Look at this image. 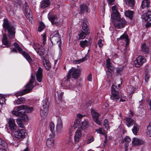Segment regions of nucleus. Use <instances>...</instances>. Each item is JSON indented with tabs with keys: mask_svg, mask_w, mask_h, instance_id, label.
Listing matches in <instances>:
<instances>
[{
	"mask_svg": "<svg viewBox=\"0 0 151 151\" xmlns=\"http://www.w3.org/2000/svg\"><path fill=\"white\" fill-rule=\"evenodd\" d=\"M3 44L5 46L4 47H8L11 45V41L8 40L5 34H3V38L2 40Z\"/></svg>",
	"mask_w": 151,
	"mask_h": 151,
	"instance_id": "2eb2a0df",
	"label": "nucleus"
},
{
	"mask_svg": "<svg viewBox=\"0 0 151 151\" xmlns=\"http://www.w3.org/2000/svg\"><path fill=\"white\" fill-rule=\"evenodd\" d=\"M76 78V68L73 67L68 71L67 77L63 79V83L65 85H67L69 80L71 78Z\"/></svg>",
	"mask_w": 151,
	"mask_h": 151,
	"instance_id": "423d86ee",
	"label": "nucleus"
},
{
	"mask_svg": "<svg viewBox=\"0 0 151 151\" xmlns=\"http://www.w3.org/2000/svg\"><path fill=\"white\" fill-rule=\"evenodd\" d=\"M22 107L21 105L15 107L12 112L13 115L21 117L23 119L26 120L27 119V116L26 114L23 113Z\"/></svg>",
	"mask_w": 151,
	"mask_h": 151,
	"instance_id": "20e7f679",
	"label": "nucleus"
},
{
	"mask_svg": "<svg viewBox=\"0 0 151 151\" xmlns=\"http://www.w3.org/2000/svg\"><path fill=\"white\" fill-rule=\"evenodd\" d=\"M88 122L87 119H84V120L81 123V124L80 126L81 129L80 127H78V129L76 131V132H81L82 131V130L84 129L85 128L86 126L88 124Z\"/></svg>",
	"mask_w": 151,
	"mask_h": 151,
	"instance_id": "b1692460",
	"label": "nucleus"
},
{
	"mask_svg": "<svg viewBox=\"0 0 151 151\" xmlns=\"http://www.w3.org/2000/svg\"><path fill=\"white\" fill-rule=\"evenodd\" d=\"M43 36V42L42 43L43 45H44L46 41V36L45 35H42Z\"/></svg>",
	"mask_w": 151,
	"mask_h": 151,
	"instance_id": "69168bd1",
	"label": "nucleus"
},
{
	"mask_svg": "<svg viewBox=\"0 0 151 151\" xmlns=\"http://www.w3.org/2000/svg\"><path fill=\"white\" fill-rule=\"evenodd\" d=\"M63 128V123L61 119L58 118V119L57 124L56 126V129L57 131H61Z\"/></svg>",
	"mask_w": 151,
	"mask_h": 151,
	"instance_id": "6ab92c4d",
	"label": "nucleus"
},
{
	"mask_svg": "<svg viewBox=\"0 0 151 151\" xmlns=\"http://www.w3.org/2000/svg\"><path fill=\"white\" fill-rule=\"evenodd\" d=\"M87 80L88 81H91L92 79V75L91 73L89 74L87 77Z\"/></svg>",
	"mask_w": 151,
	"mask_h": 151,
	"instance_id": "052dcab7",
	"label": "nucleus"
},
{
	"mask_svg": "<svg viewBox=\"0 0 151 151\" xmlns=\"http://www.w3.org/2000/svg\"><path fill=\"white\" fill-rule=\"evenodd\" d=\"M128 39V35L124 34L121 35L119 38H118L117 40L119 41L120 39H125V41H127Z\"/></svg>",
	"mask_w": 151,
	"mask_h": 151,
	"instance_id": "79ce46f5",
	"label": "nucleus"
},
{
	"mask_svg": "<svg viewBox=\"0 0 151 151\" xmlns=\"http://www.w3.org/2000/svg\"><path fill=\"white\" fill-rule=\"evenodd\" d=\"M101 133L102 135H104V136H105L106 140L104 142V146H105L106 145V138H107V135H106L105 134L106 133L102 132V133Z\"/></svg>",
	"mask_w": 151,
	"mask_h": 151,
	"instance_id": "680f3d73",
	"label": "nucleus"
},
{
	"mask_svg": "<svg viewBox=\"0 0 151 151\" xmlns=\"http://www.w3.org/2000/svg\"><path fill=\"white\" fill-rule=\"evenodd\" d=\"M35 79V76L32 74L31 75V79L29 82L25 86L26 88L21 92L17 93L15 94L16 96H22L29 92L33 89L34 86L33 85Z\"/></svg>",
	"mask_w": 151,
	"mask_h": 151,
	"instance_id": "7ed1b4c3",
	"label": "nucleus"
},
{
	"mask_svg": "<svg viewBox=\"0 0 151 151\" xmlns=\"http://www.w3.org/2000/svg\"><path fill=\"white\" fill-rule=\"evenodd\" d=\"M43 65L45 68L47 70H49L51 68V66L49 61L47 60H45L43 61Z\"/></svg>",
	"mask_w": 151,
	"mask_h": 151,
	"instance_id": "c9c22d12",
	"label": "nucleus"
},
{
	"mask_svg": "<svg viewBox=\"0 0 151 151\" xmlns=\"http://www.w3.org/2000/svg\"><path fill=\"white\" fill-rule=\"evenodd\" d=\"M146 60L144 56L142 55L138 56L134 62V65L135 67L139 68L145 63Z\"/></svg>",
	"mask_w": 151,
	"mask_h": 151,
	"instance_id": "9d476101",
	"label": "nucleus"
},
{
	"mask_svg": "<svg viewBox=\"0 0 151 151\" xmlns=\"http://www.w3.org/2000/svg\"><path fill=\"white\" fill-rule=\"evenodd\" d=\"M131 141V139L128 136H126L123 140V142L130 143Z\"/></svg>",
	"mask_w": 151,
	"mask_h": 151,
	"instance_id": "3c124183",
	"label": "nucleus"
},
{
	"mask_svg": "<svg viewBox=\"0 0 151 151\" xmlns=\"http://www.w3.org/2000/svg\"><path fill=\"white\" fill-rule=\"evenodd\" d=\"M124 68V66L121 67L117 68L116 69V72H117L118 73H120L123 70Z\"/></svg>",
	"mask_w": 151,
	"mask_h": 151,
	"instance_id": "6e6d98bb",
	"label": "nucleus"
},
{
	"mask_svg": "<svg viewBox=\"0 0 151 151\" xmlns=\"http://www.w3.org/2000/svg\"><path fill=\"white\" fill-rule=\"evenodd\" d=\"M9 124V128L10 130L13 131L17 128V125L15 123V120L12 118H9L7 120Z\"/></svg>",
	"mask_w": 151,
	"mask_h": 151,
	"instance_id": "ddd939ff",
	"label": "nucleus"
},
{
	"mask_svg": "<svg viewBox=\"0 0 151 151\" xmlns=\"http://www.w3.org/2000/svg\"><path fill=\"white\" fill-rule=\"evenodd\" d=\"M94 140V138L93 136H90L88 137L86 143L88 144L92 142Z\"/></svg>",
	"mask_w": 151,
	"mask_h": 151,
	"instance_id": "37998d69",
	"label": "nucleus"
},
{
	"mask_svg": "<svg viewBox=\"0 0 151 151\" xmlns=\"http://www.w3.org/2000/svg\"><path fill=\"white\" fill-rule=\"evenodd\" d=\"M103 129L101 128H99L98 129H96V131L97 132H103Z\"/></svg>",
	"mask_w": 151,
	"mask_h": 151,
	"instance_id": "338daca9",
	"label": "nucleus"
},
{
	"mask_svg": "<svg viewBox=\"0 0 151 151\" xmlns=\"http://www.w3.org/2000/svg\"><path fill=\"white\" fill-rule=\"evenodd\" d=\"M3 26L5 32H7L8 37L10 39L14 38L16 32L15 28L6 19L4 20Z\"/></svg>",
	"mask_w": 151,
	"mask_h": 151,
	"instance_id": "f03ea898",
	"label": "nucleus"
},
{
	"mask_svg": "<svg viewBox=\"0 0 151 151\" xmlns=\"http://www.w3.org/2000/svg\"><path fill=\"white\" fill-rule=\"evenodd\" d=\"M81 74V70L80 69H76V78H78Z\"/></svg>",
	"mask_w": 151,
	"mask_h": 151,
	"instance_id": "4d7b16f0",
	"label": "nucleus"
},
{
	"mask_svg": "<svg viewBox=\"0 0 151 151\" xmlns=\"http://www.w3.org/2000/svg\"><path fill=\"white\" fill-rule=\"evenodd\" d=\"M142 18L147 22L151 21V11H148L142 15Z\"/></svg>",
	"mask_w": 151,
	"mask_h": 151,
	"instance_id": "a211bd4d",
	"label": "nucleus"
},
{
	"mask_svg": "<svg viewBox=\"0 0 151 151\" xmlns=\"http://www.w3.org/2000/svg\"><path fill=\"white\" fill-rule=\"evenodd\" d=\"M22 119V117H20V118L17 119L16 120V122L19 126L22 128V129H19L18 132H24L25 131V129H24V127L22 122L27 120L28 118L26 120H24Z\"/></svg>",
	"mask_w": 151,
	"mask_h": 151,
	"instance_id": "4468645a",
	"label": "nucleus"
},
{
	"mask_svg": "<svg viewBox=\"0 0 151 151\" xmlns=\"http://www.w3.org/2000/svg\"><path fill=\"white\" fill-rule=\"evenodd\" d=\"M124 14L126 17H129L130 19H132L133 16V12L131 11H126Z\"/></svg>",
	"mask_w": 151,
	"mask_h": 151,
	"instance_id": "2f4dec72",
	"label": "nucleus"
},
{
	"mask_svg": "<svg viewBox=\"0 0 151 151\" xmlns=\"http://www.w3.org/2000/svg\"><path fill=\"white\" fill-rule=\"evenodd\" d=\"M50 137L49 138L47 141V145L49 147H52L54 145V140L53 138L55 136V133H49V134Z\"/></svg>",
	"mask_w": 151,
	"mask_h": 151,
	"instance_id": "f8f14e48",
	"label": "nucleus"
},
{
	"mask_svg": "<svg viewBox=\"0 0 151 151\" xmlns=\"http://www.w3.org/2000/svg\"><path fill=\"white\" fill-rule=\"evenodd\" d=\"M116 87L113 85L111 86V94L110 96V99L111 100L115 102H116L119 100L120 96H119V92L116 90Z\"/></svg>",
	"mask_w": 151,
	"mask_h": 151,
	"instance_id": "0eeeda50",
	"label": "nucleus"
},
{
	"mask_svg": "<svg viewBox=\"0 0 151 151\" xmlns=\"http://www.w3.org/2000/svg\"><path fill=\"white\" fill-rule=\"evenodd\" d=\"M25 9L24 10V14L27 19H29L31 17V13L30 9L27 6V2H25Z\"/></svg>",
	"mask_w": 151,
	"mask_h": 151,
	"instance_id": "4be33fe9",
	"label": "nucleus"
},
{
	"mask_svg": "<svg viewBox=\"0 0 151 151\" xmlns=\"http://www.w3.org/2000/svg\"><path fill=\"white\" fill-rule=\"evenodd\" d=\"M48 17L49 20L51 21L52 24H56L57 25L58 24V16L56 15H48Z\"/></svg>",
	"mask_w": 151,
	"mask_h": 151,
	"instance_id": "dca6fc26",
	"label": "nucleus"
},
{
	"mask_svg": "<svg viewBox=\"0 0 151 151\" xmlns=\"http://www.w3.org/2000/svg\"><path fill=\"white\" fill-rule=\"evenodd\" d=\"M50 40L52 44L57 43L60 40V36L57 31L53 33L50 36Z\"/></svg>",
	"mask_w": 151,
	"mask_h": 151,
	"instance_id": "1a4fd4ad",
	"label": "nucleus"
},
{
	"mask_svg": "<svg viewBox=\"0 0 151 151\" xmlns=\"http://www.w3.org/2000/svg\"><path fill=\"white\" fill-rule=\"evenodd\" d=\"M42 102V107L41 109L40 114L42 117H44L48 113L50 103L47 99L43 100Z\"/></svg>",
	"mask_w": 151,
	"mask_h": 151,
	"instance_id": "39448f33",
	"label": "nucleus"
},
{
	"mask_svg": "<svg viewBox=\"0 0 151 151\" xmlns=\"http://www.w3.org/2000/svg\"><path fill=\"white\" fill-rule=\"evenodd\" d=\"M147 131L148 132H151V121L147 127Z\"/></svg>",
	"mask_w": 151,
	"mask_h": 151,
	"instance_id": "13d9d810",
	"label": "nucleus"
},
{
	"mask_svg": "<svg viewBox=\"0 0 151 151\" xmlns=\"http://www.w3.org/2000/svg\"><path fill=\"white\" fill-rule=\"evenodd\" d=\"M25 133H14V137L19 139H23L25 137Z\"/></svg>",
	"mask_w": 151,
	"mask_h": 151,
	"instance_id": "a878e982",
	"label": "nucleus"
},
{
	"mask_svg": "<svg viewBox=\"0 0 151 151\" xmlns=\"http://www.w3.org/2000/svg\"><path fill=\"white\" fill-rule=\"evenodd\" d=\"M81 135V133H76V142L79 141Z\"/></svg>",
	"mask_w": 151,
	"mask_h": 151,
	"instance_id": "8fccbe9b",
	"label": "nucleus"
},
{
	"mask_svg": "<svg viewBox=\"0 0 151 151\" xmlns=\"http://www.w3.org/2000/svg\"><path fill=\"white\" fill-rule=\"evenodd\" d=\"M104 125L107 131H109L110 128V127L109 124L108 120L107 119H106L104 120Z\"/></svg>",
	"mask_w": 151,
	"mask_h": 151,
	"instance_id": "a19ab883",
	"label": "nucleus"
},
{
	"mask_svg": "<svg viewBox=\"0 0 151 151\" xmlns=\"http://www.w3.org/2000/svg\"><path fill=\"white\" fill-rule=\"evenodd\" d=\"M150 4L149 0H143L142 1L141 8L142 9L145 7L148 8L150 6Z\"/></svg>",
	"mask_w": 151,
	"mask_h": 151,
	"instance_id": "bb28decb",
	"label": "nucleus"
},
{
	"mask_svg": "<svg viewBox=\"0 0 151 151\" xmlns=\"http://www.w3.org/2000/svg\"><path fill=\"white\" fill-rule=\"evenodd\" d=\"M139 127L136 124H134L132 130L133 132H137L139 131Z\"/></svg>",
	"mask_w": 151,
	"mask_h": 151,
	"instance_id": "49530a36",
	"label": "nucleus"
},
{
	"mask_svg": "<svg viewBox=\"0 0 151 151\" xmlns=\"http://www.w3.org/2000/svg\"><path fill=\"white\" fill-rule=\"evenodd\" d=\"M85 116V115H83L81 114H78L77 115V119H76V128L78 127L77 126H79L81 121V119L82 117Z\"/></svg>",
	"mask_w": 151,
	"mask_h": 151,
	"instance_id": "c85d7f7f",
	"label": "nucleus"
},
{
	"mask_svg": "<svg viewBox=\"0 0 151 151\" xmlns=\"http://www.w3.org/2000/svg\"><path fill=\"white\" fill-rule=\"evenodd\" d=\"M81 26L83 30L86 32H87L88 31L89 27L87 24L85 20L81 24Z\"/></svg>",
	"mask_w": 151,
	"mask_h": 151,
	"instance_id": "72a5a7b5",
	"label": "nucleus"
},
{
	"mask_svg": "<svg viewBox=\"0 0 151 151\" xmlns=\"http://www.w3.org/2000/svg\"><path fill=\"white\" fill-rule=\"evenodd\" d=\"M5 101V98L2 96L0 95V104L4 103Z\"/></svg>",
	"mask_w": 151,
	"mask_h": 151,
	"instance_id": "5fc2aeb1",
	"label": "nucleus"
},
{
	"mask_svg": "<svg viewBox=\"0 0 151 151\" xmlns=\"http://www.w3.org/2000/svg\"><path fill=\"white\" fill-rule=\"evenodd\" d=\"M126 4L130 7L133 6L134 4V0H123Z\"/></svg>",
	"mask_w": 151,
	"mask_h": 151,
	"instance_id": "4c0bfd02",
	"label": "nucleus"
},
{
	"mask_svg": "<svg viewBox=\"0 0 151 151\" xmlns=\"http://www.w3.org/2000/svg\"><path fill=\"white\" fill-rule=\"evenodd\" d=\"M22 110L23 113L25 114L26 112L27 113H30L31 112L34 110V108L33 107H31L27 106L22 105Z\"/></svg>",
	"mask_w": 151,
	"mask_h": 151,
	"instance_id": "aec40b11",
	"label": "nucleus"
},
{
	"mask_svg": "<svg viewBox=\"0 0 151 151\" xmlns=\"http://www.w3.org/2000/svg\"><path fill=\"white\" fill-rule=\"evenodd\" d=\"M149 78V75L148 73H146L145 75V80L146 82H147Z\"/></svg>",
	"mask_w": 151,
	"mask_h": 151,
	"instance_id": "e2e57ef3",
	"label": "nucleus"
},
{
	"mask_svg": "<svg viewBox=\"0 0 151 151\" xmlns=\"http://www.w3.org/2000/svg\"><path fill=\"white\" fill-rule=\"evenodd\" d=\"M7 144L5 142L0 138V151L2 149H5L7 147Z\"/></svg>",
	"mask_w": 151,
	"mask_h": 151,
	"instance_id": "f704fd0d",
	"label": "nucleus"
},
{
	"mask_svg": "<svg viewBox=\"0 0 151 151\" xmlns=\"http://www.w3.org/2000/svg\"><path fill=\"white\" fill-rule=\"evenodd\" d=\"M119 99L120 102H124L127 101L128 100V99L126 96H121Z\"/></svg>",
	"mask_w": 151,
	"mask_h": 151,
	"instance_id": "de8ad7c7",
	"label": "nucleus"
},
{
	"mask_svg": "<svg viewBox=\"0 0 151 151\" xmlns=\"http://www.w3.org/2000/svg\"><path fill=\"white\" fill-rule=\"evenodd\" d=\"M103 42L104 41H103L101 39H100L98 40V44L100 47L101 48L103 46Z\"/></svg>",
	"mask_w": 151,
	"mask_h": 151,
	"instance_id": "603ef678",
	"label": "nucleus"
},
{
	"mask_svg": "<svg viewBox=\"0 0 151 151\" xmlns=\"http://www.w3.org/2000/svg\"><path fill=\"white\" fill-rule=\"evenodd\" d=\"M111 64L110 62V60L109 58H108L107 60L106 65V66L108 68V70L111 69ZM108 72H109L110 73H111V72L110 71L108 70Z\"/></svg>",
	"mask_w": 151,
	"mask_h": 151,
	"instance_id": "ea45409f",
	"label": "nucleus"
},
{
	"mask_svg": "<svg viewBox=\"0 0 151 151\" xmlns=\"http://www.w3.org/2000/svg\"><path fill=\"white\" fill-rule=\"evenodd\" d=\"M42 69L40 67H39L36 74V77L38 82H41L42 78Z\"/></svg>",
	"mask_w": 151,
	"mask_h": 151,
	"instance_id": "f3484780",
	"label": "nucleus"
},
{
	"mask_svg": "<svg viewBox=\"0 0 151 151\" xmlns=\"http://www.w3.org/2000/svg\"><path fill=\"white\" fill-rule=\"evenodd\" d=\"M88 42L86 40H82L80 41V46L83 48L87 46L88 45Z\"/></svg>",
	"mask_w": 151,
	"mask_h": 151,
	"instance_id": "58836bf2",
	"label": "nucleus"
},
{
	"mask_svg": "<svg viewBox=\"0 0 151 151\" xmlns=\"http://www.w3.org/2000/svg\"><path fill=\"white\" fill-rule=\"evenodd\" d=\"M50 4V0H43L41 2V7L44 9L49 6Z\"/></svg>",
	"mask_w": 151,
	"mask_h": 151,
	"instance_id": "393cba45",
	"label": "nucleus"
},
{
	"mask_svg": "<svg viewBox=\"0 0 151 151\" xmlns=\"http://www.w3.org/2000/svg\"><path fill=\"white\" fill-rule=\"evenodd\" d=\"M114 0H108V3L111 5H112L114 4Z\"/></svg>",
	"mask_w": 151,
	"mask_h": 151,
	"instance_id": "0e129e2a",
	"label": "nucleus"
},
{
	"mask_svg": "<svg viewBox=\"0 0 151 151\" xmlns=\"http://www.w3.org/2000/svg\"><path fill=\"white\" fill-rule=\"evenodd\" d=\"M13 45L16 49L19 52L22 54L29 62L32 61V59L29 55L27 53L23 51L22 48L20 47L19 46L17 43H14Z\"/></svg>",
	"mask_w": 151,
	"mask_h": 151,
	"instance_id": "6e6552de",
	"label": "nucleus"
},
{
	"mask_svg": "<svg viewBox=\"0 0 151 151\" xmlns=\"http://www.w3.org/2000/svg\"><path fill=\"white\" fill-rule=\"evenodd\" d=\"M148 104L149 105V106L150 107V109H151V100H150L148 101Z\"/></svg>",
	"mask_w": 151,
	"mask_h": 151,
	"instance_id": "774afa93",
	"label": "nucleus"
},
{
	"mask_svg": "<svg viewBox=\"0 0 151 151\" xmlns=\"http://www.w3.org/2000/svg\"><path fill=\"white\" fill-rule=\"evenodd\" d=\"M143 143L144 142L142 139L137 138H134L132 142V145L133 146L139 145L143 144Z\"/></svg>",
	"mask_w": 151,
	"mask_h": 151,
	"instance_id": "5701e85b",
	"label": "nucleus"
},
{
	"mask_svg": "<svg viewBox=\"0 0 151 151\" xmlns=\"http://www.w3.org/2000/svg\"><path fill=\"white\" fill-rule=\"evenodd\" d=\"M124 147L125 151H127L128 147L129 145V142H124Z\"/></svg>",
	"mask_w": 151,
	"mask_h": 151,
	"instance_id": "bf43d9fd",
	"label": "nucleus"
},
{
	"mask_svg": "<svg viewBox=\"0 0 151 151\" xmlns=\"http://www.w3.org/2000/svg\"><path fill=\"white\" fill-rule=\"evenodd\" d=\"M81 10V13L88 12V8L86 4H83L81 5L80 6Z\"/></svg>",
	"mask_w": 151,
	"mask_h": 151,
	"instance_id": "473e14b6",
	"label": "nucleus"
},
{
	"mask_svg": "<svg viewBox=\"0 0 151 151\" xmlns=\"http://www.w3.org/2000/svg\"><path fill=\"white\" fill-rule=\"evenodd\" d=\"M91 113L93 121L97 124L100 125L101 122L99 119V117L100 116V114L96 111L92 109H91Z\"/></svg>",
	"mask_w": 151,
	"mask_h": 151,
	"instance_id": "9b49d317",
	"label": "nucleus"
},
{
	"mask_svg": "<svg viewBox=\"0 0 151 151\" xmlns=\"http://www.w3.org/2000/svg\"><path fill=\"white\" fill-rule=\"evenodd\" d=\"M40 46L37 43H34L32 45V47L37 52H38V50L40 47Z\"/></svg>",
	"mask_w": 151,
	"mask_h": 151,
	"instance_id": "a18cd8bd",
	"label": "nucleus"
},
{
	"mask_svg": "<svg viewBox=\"0 0 151 151\" xmlns=\"http://www.w3.org/2000/svg\"><path fill=\"white\" fill-rule=\"evenodd\" d=\"M45 28L44 25L41 23L40 25L38 28V30L39 32H41Z\"/></svg>",
	"mask_w": 151,
	"mask_h": 151,
	"instance_id": "864d4df0",
	"label": "nucleus"
},
{
	"mask_svg": "<svg viewBox=\"0 0 151 151\" xmlns=\"http://www.w3.org/2000/svg\"><path fill=\"white\" fill-rule=\"evenodd\" d=\"M112 12L111 15V18L112 19V22L115 27L118 29L124 28L126 24L125 20L120 18V15L116 6L112 7Z\"/></svg>",
	"mask_w": 151,
	"mask_h": 151,
	"instance_id": "f257e3e1",
	"label": "nucleus"
},
{
	"mask_svg": "<svg viewBox=\"0 0 151 151\" xmlns=\"http://www.w3.org/2000/svg\"><path fill=\"white\" fill-rule=\"evenodd\" d=\"M55 128V126L54 124L52 122L49 123V128L50 131L51 132H53L54 131Z\"/></svg>",
	"mask_w": 151,
	"mask_h": 151,
	"instance_id": "c03bdc74",
	"label": "nucleus"
},
{
	"mask_svg": "<svg viewBox=\"0 0 151 151\" xmlns=\"http://www.w3.org/2000/svg\"><path fill=\"white\" fill-rule=\"evenodd\" d=\"M87 59L86 58V57H85L84 58H83L82 59L78 60H76V64H79L83 62L84 61L86 60H87Z\"/></svg>",
	"mask_w": 151,
	"mask_h": 151,
	"instance_id": "09e8293b",
	"label": "nucleus"
},
{
	"mask_svg": "<svg viewBox=\"0 0 151 151\" xmlns=\"http://www.w3.org/2000/svg\"><path fill=\"white\" fill-rule=\"evenodd\" d=\"M86 35V34L82 30H80L78 32V36L77 38L78 40L84 39Z\"/></svg>",
	"mask_w": 151,
	"mask_h": 151,
	"instance_id": "7c9ffc66",
	"label": "nucleus"
},
{
	"mask_svg": "<svg viewBox=\"0 0 151 151\" xmlns=\"http://www.w3.org/2000/svg\"><path fill=\"white\" fill-rule=\"evenodd\" d=\"M38 50V52H37L41 56L45 54V49L41 45Z\"/></svg>",
	"mask_w": 151,
	"mask_h": 151,
	"instance_id": "e433bc0d",
	"label": "nucleus"
},
{
	"mask_svg": "<svg viewBox=\"0 0 151 151\" xmlns=\"http://www.w3.org/2000/svg\"><path fill=\"white\" fill-rule=\"evenodd\" d=\"M141 49L142 51L145 53H148L149 52V49L148 45L144 43L142 45Z\"/></svg>",
	"mask_w": 151,
	"mask_h": 151,
	"instance_id": "cd10ccee",
	"label": "nucleus"
},
{
	"mask_svg": "<svg viewBox=\"0 0 151 151\" xmlns=\"http://www.w3.org/2000/svg\"><path fill=\"white\" fill-rule=\"evenodd\" d=\"M134 121L130 117V116L126 117L124 119V122L127 126L129 127L132 125L134 124Z\"/></svg>",
	"mask_w": 151,
	"mask_h": 151,
	"instance_id": "412c9836",
	"label": "nucleus"
},
{
	"mask_svg": "<svg viewBox=\"0 0 151 151\" xmlns=\"http://www.w3.org/2000/svg\"><path fill=\"white\" fill-rule=\"evenodd\" d=\"M25 102V99L24 98L21 97L14 101V103L15 105H18L24 104V103Z\"/></svg>",
	"mask_w": 151,
	"mask_h": 151,
	"instance_id": "c756f323",
	"label": "nucleus"
}]
</instances>
